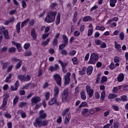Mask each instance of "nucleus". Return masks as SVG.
<instances>
[{
  "label": "nucleus",
  "mask_w": 128,
  "mask_h": 128,
  "mask_svg": "<svg viewBox=\"0 0 128 128\" xmlns=\"http://www.w3.org/2000/svg\"><path fill=\"white\" fill-rule=\"evenodd\" d=\"M50 38H47L46 42H42V46H47V44H48V42H50Z\"/></svg>",
  "instance_id": "nucleus-47"
},
{
  "label": "nucleus",
  "mask_w": 128,
  "mask_h": 128,
  "mask_svg": "<svg viewBox=\"0 0 128 128\" xmlns=\"http://www.w3.org/2000/svg\"><path fill=\"white\" fill-rule=\"evenodd\" d=\"M32 56V52L26 51L24 54V56Z\"/></svg>",
  "instance_id": "nucleus-46"
},
{
  "label": "nucleus",
  "mask_w": 128,
  "mask_h": 128,
  "mask_svg": "<svg viewBox=\"0 0 128 128\" xmlns=\"http://www.w3.org/2000/svg\"><path fill=\"white\" fill-rule=\"evenodd\" d=\"M46 100H48L50 98V92H46L44 93Z\"/></svg>",
  "instance_id": "nucleus-51"
},
{
  "label": "nucleus",
  "mask_w": 128,
  "mask_h": 128,
  "mask_svg": "<svg viewBox=\"0 0 128 128\" xmlns=\"http://www.w3.org/2000/svg\"><path fill=\"white\" fill-rule=\"evenodd\" d=\"M53 78H54L58 86H62V78L58 74H56L54 75Z\"/></svg>",
  "instance_id": "nucleus-7"
},
{
  "label": "nucleus",
  "mask_w": 128,
  "mask_h": 128,
  "mask_svg": "<svg viewBox=\"0 0 128 128\" xmlns=\"http://www.w3.org/2000/svg\"><path fill=\"white\" fill-rule=\"evenodd\" d=\"M11 78H12V74L10 73L5 80L6 82H8L10 79Z\"/></svg>",
  "instance_id": "nucleus-50"
},
{
  "label": "nucleus",
  "mask_w": 128,
  "mask_h": 128,
  "mask_svg": "<svg viewBox=\"0 0 128 128\" xmlns=\"http://www.w3.org/2000/svg\"><path fill=\"white\" fill-rule=\"evenodd\" d=\"M56 6H58V4L56 2H52L50 4V10H56Z\"/></svg>",
  "instance_id": "nucleus-25"
},
{
  "label": "nucleus",
  "mask_w": 128,
  "mask_h": 128,
  "mask_svg": "<svg viewBox=\"0 0 128 128\" xmlns=\"http://www.w3.org/2000/svg\"><path fill=\"white\" fill-rule=\"evenodd\" d=\"M48 121L46 120H43V122H42V126H48Z\"/></svg>",
  "instance_id": "nucleus-56"
},
{
  "label": "nucleus",
  "mask_w": 128,
  "mask_h": 128,
  "mask_svg": "<svg viewBox=\"0 0 128 128\" xmlns=\"http://www.w3.org/2000/svg\"><path fill=\"white\" fill-rule=\"evenodd\" d=\"M70 72H68L64 76V84H70Z\"/></svg>",
  "instance_id": "nucleus-9"
},
{
  "label": "nucleus",
  "mask_w": 128,
  "mask_h": 128,
  "mask_svg": "<svg viewBox=\"0 0 128 128\" xmlns=\"http://www.w3.org/2000/svg\"><path fill=\"white\" fill-rule=\"evenodd\" d=\"M107 80V78L105 76H104L102 78L101 82L102 84H104V82H106Z\"/></svg>",
  "instance_id": "nucleus-59"
},
{
  "label": "nucleus",
  "mask_w": 128,
  "mask_h": 128,
  "mask_svg": "<svg viewBox=\"0 0 128 128\" xmlns=\"http://www.w3.org/2000/svg\"><path fill=\"white\" fill-rule=\"evenodd\" d=\"M68 110H70V108H68L64 110L62 112V116H66V114L68 112Z\"/></svg>",
  "instance_id": "nucleus-42"
},
{
  "label": "nucleus",
  "mask_w": 128,
  "mask_h": 128,
  "mask_svg": "<svg viewBox=\"0 0 128 128\" xmlns=\"http://www.w3.org/2000/svg\"><path fill=\"white\" fill-rule=\"evenodd\" d=\"M120 62V59L118 57H115L114 58V62L116 64Z\"/></svg>",
  "instance_id": "nucleus-61"
},
{
  "label": "nucleus",
  "mask_w": 128,
  "mask_h": 128,
  "mask_svg": "<svg viewBox=\"0 0 128 128\" xmlns=\"http://www.w3.org/2000/svg\"><path fill=\"white\" fill-rule=\"evenodd\" d=\"M62 38H63V44L67 45L68 42V37L66 35L62 36Z\"/></svg>",
  "instance_id": "nucleus-26"
},
{
  "label": "nucleus",
  "mask_w": 128,
  "mask_h": 128,
  "mask_svg": "<svg viewBox=\"0 0 128 128\" xmlns=\"http://www.w3.org/2000/svg\"><path fill=\"white\" fill-rule=\"evenodd\" d=\"M121 86H119L116 87H114L113 90H112V93L113 94H116V92H118V90H120V88H121Z\"/></svg>",
  "instance_id": "nucleus-35"
},
{
  "label": "nucleus",
  "mask_w": 128,
  "mask_h": 128,
  "mask_svg": "<svg viewBox=\"0 0 128 128\" xmlns=\"http://www.w3.org/2000/svg\"><path fill=\"white\" fill-rule=\"evenodd\" d=\"M18 86H20V82L17 80L14 84L15 90H18Z\"/></svg>",
  "instance_id": "nucleus-55"
},
{
  "label": "nucleus",
  "mask_w": 128,
  "mask_h": 128,
  "mask_svg": "<svg viewBox=\"0 0 128 128\" xmlns=\"http://www.w3.org/2000/svg\"><path fill=\"white\" fill-rule=\"evenodd\" d=\"M34 125L35 128H41L42 127V119L40 118H37L35 120V121L34 122Z\"/></svg>",
  "instance_id": "nucleus-8"
},
{
  "label": "nucleus",
  "mask_w": 128,
  "mask_h": 128,
  "mask_svg": "<svg viewBox=\"0 0 128 128\" xmlns=\"http://www.w3.org/2000/svg\"><path fill=\"white\" fill-rule=\"evenodd\" d=\"M60 22V13H58L56 18V24L58 26Z\"/></svg>",
  "instance_id": "nucleus-29"
},
{
  "label": "nucleus",
  "mask_w": 128,
  "mask_h": 128,
  "mask_svg": "<svg viewBox=\"0 0 128 128\" xmlns=\"http://www.w3.org/2000/svg\"><path fill=\"white\" fill-rule=\"evenodd\" d=\"M40 118H46V114L44 112V110H42L40 112Z\"/></svg>",
  "instance_id": "nucleus-17"
},
{
  "label": "nucleus",
  "mask_w": 128,
  "mask_h": 128,
  "mask_svg": "<svg viewBox=\"0 0 128 128\" xmlns=\"http://www.w3.org/2000/svg\"><path fill=\"white\" fill-rule=\"evenodd\" d=\"M119 38L121 40H122L124 38V34L123 32H121L120 34Z\"/></svg>",
  "instance_id": "nucleus-45"
},
{
  "label": "nucleus",
  "mask_w": 128,
  "mask_h": 128,
  "mask_svg": "<svg viewBox=\"0 0 128 128\" xmlns=\"http://www.w3.org/2000/svg\"><path fill=\"white\" fill-rule=\"evenodd\" d=\"M4 34V38L6 40H8L9 36H8V30L7 29H6V28L2 26V27H0V34Z\"/></svg>",
  "instance_id": "nucleus-3"
},
{
  "label": "nucleus",
  "mask_w": 128,
  "mask_h": 128,
  "mask_svg": "<svg viewBox=\"0 0 128 128\" xmlns=\"http://www.w3.org/2000/svg\"><path fill=\"white\" fill-rule=\"evenodd\" d=\"M117 2L116 0H110V5L111 7H114L116 3Z\"/></svg>",
  "instance_id": "nucleus-33"
},
{
  "label": "nucleus",
  "mask_w": 128,
  "mask_h": 128,
  "mask_svg": "<svg viewBox=\"0 0 128 128\" xmlns=\"http://www.w3.org/2000/svg\"><path fill=\"white\" fill-rule=\"evenodd\" d=\"M40 100H41L40 98L38 96L36 97H32L31 98V102H32V104H38V102H40Z\"/></svg>",
  "instance_id": "nucleus-11"
},
{
  "label": "nucleus",
  "mask_w": 128,
  "mask_h": 128,
  "mask_svg": "<svg viewBox=\"0 0 128 128\" xmlns=\"http://www.w3.org/2000/svg\"><path fill=\"white\" fill-rule=\"evenodd\" d=\"M18 80H21V82H26V76L22 75H18Z\"/></svg>",
  "instance_id": "nucleus-32"
},
{
  "label": "nucleus",
  "mask_w": 128,
  "mask_h": 128,
  "mask_svg": "<svg viewBox=\"0 0 128 128\" xmlns=\"http://www.w3.org/2000/svg\"><path fill=\"white\" fill-rule=\"evenodd\" d=\"M22 62L20 61L15 66V68L16 70H18L20 66H22Z\"/></svg>",
  "instance_id": "nucleus-39"
},
{
  "label": "nucleus",
  "mask_w": 128,
  "mask_h": 128,
  "mask_svg": "<svg viewBox=\"0 0 128 128\" xmlns=\"http://www.w3.org/2000/svg\"><path fill=\"white\" fill-rule=\"evenodd\" d=\"M119 34L118 30H115L112 34H111V36H118Z\"/></svg>",
  "instance_id": "nucleus-63"
},
{
  "label": "nucleus",
  "mask_w": 128,
  "mask_h": 128,
  "mask_svg": "<svg viewBox=\"0 0 128 128\" xmlns=\"http://www.w3.org/2000/svg\"><path fill=\"white\" fill-rule=\"evenodd\" d=\"M18 113L21 116L22 118H26V114L25 113L24 111L20 110H18Z\"/></svg>",
  "instance_id": "nucleus-12"
},
{
  "label": "nucleus",
  "mask_w": 128,
  "mask_h": 128,
  "mask_svg": "<svg viewBox=\"0 0 128 128\" xmlns=\"http://www.w3.org/2000/svg\"><path fill=\"white\" fill-rule=\"evenodd\" d=\"M116 98V95L114 94H110L108 95V98L110 100H112V98Z\"/></svg>",
  "instance_id": "nucleus-44"
},
{
  "label": "nucleus",
  "mask_w": 128,
  "mask_h": 128,
  "mask_svg": "<svg viewBox=\"0 0 128 128\" xmlns=\"http://www.w3.org/2000/svg\"><path fill=\"white\" fill-rule=\"evenodd\" d=\"M86 67L84 66L82 68L80 71V74H86Z\"/></svg>",
  "instance_id": "nucleus-41"
},
{
  "label": "nucleus",
  "mask_w": 128,
  "mask_h": 128,
  "mask_svg": "<svg viewBox=\"0 0 128 128\" xmlns=\"http://www.w3.org/2000/svg\"><path fill=\"white\" fill-rule=\"evenodd\" d=\"M114 46L116 49L118 50V51H120L121 50V46L120 44H118L116 42H114Z\"/></svg>",
  "instance_id": "nucleus-34"
},
{
  "label": "nucleus",
  "mask_w": 128,
  "mask_h": 128,
  "mask_svg": "<svg viewBox=\"0 0 128 128\" xmlns=\"http://www.w3.org/2000/svg\"><path fill=\"white\" fill-rule=\"evenodd\" d=\"M118 20V17H114L112 18L111 20H109L107 22L106 24H110L112 22H117Z\"/></svg>",
  "instance_id": "nucleus-22"
},
{
  "label": "nucleus",
  "mask_w": 128,
  "mask_h": 128,
  "mask_svg": "<svg viewBox=\"0 0 128 128\" xmlns=\"http://www.w3.org/2000/svg\"><path fill=\"white\" fill-rule=\"evenodd\" d=\"M93 32H94V28L89 29L88 31V36H90L91 35H92Z\"/></svg>",
  "instance_id": "nucleus-52"
},
{
  "label": "nucleus",
  "mask_w": 128,
  "mask_h": 128,
  "mask_svg": "<svg viewBox=\"0 0 128 128\" xmlns=\"http://www.w3.org/2000/svg\"><path fill=\"white\" fill-rule=\"evenodd\" d=\"M76 54V50H72L70 51L69 54L70 56H74V54Z\"/></svg>",
  "instance_id": "nucleus-60"
},
{
  "label": "nucleus",
  "mask_w": 128,
  "mask_h": 128,
  "mask_svg": "<svg viewBox=\"0 0 128 128\" xmlns=\"http://www.w3.org/2000/svg\"><path fill=\"white\" fill-rule=\"evenodd\" d=\"M8 103V96H6L3 100V103L2 106V108H4L6 106V104Z\"/></svg>",
  "instance_id": "nucleus-28"
},
{
  "label": "nucleus",
  "mask_w": 128,
  "mask_h": 128,
  "mask_svg": "<svg viewBox=\"0 0 128 128\" xmlns=\"http://www.w3.org/2000/svg\"><path fill=\"white\" fill-rule=\"evenodd\" d=\"M12 44L13 46H16L17 50H22V45L20 44L16 43V42H12Z\"/></svg>",
  "instance_id": "nucleus-19"
},
{
  "label": "nucleus",
  "mask_w": 128,
  "mask_h": 128,
  "mask_svg": "<svg viewBox=\"0 0 128 128\" xmlns=\"http://www.w3.org/2000/svg\"><path fill=\"white\" fill-rule=\"evenodd\" d=\"M53 78H54L58 86H62V78L58 74H56L54 75Z\"/></svg>",
  "instance_id": "nucleus-6"
},
{
  "label": "nucleus",
  "mask_w": 128,
  "mask_h": 128,
  "mask_svg": "<svg viewBox=\"0 0 128 128\" xmlns=\"http://www.w3.org/2000/svg\"><path fill=\"white\" fill-rule=\"evenodd\" d=\"M66 46V44H61L59 46V50H64V48Z\"/></svg>",
  "instance_id": "nucleus-43"
},
{
  "label": "nucleus",
  "mask_w": 128,
  "mask_h": 128,
  "mask_svg": "<svg viewBox=\"0 0 128 128\" xmlns=\"http://www.w3.org/2000/svg\"><path fill=\"white\" fill-rule=\"evenodd\" d=\"M58 64H55L54 66H50L49 70H50V72H56L58 70Z\"/></svg>",
  "instance_id": "nucleus-13"
},
{
  "label": "nucleus",
  "mask_w": 128,
  "mask_h": 128,
  "mask_svg": "<svg viewBox=\"0 0 128 128\" xmlns=\"http://www.w3.org/2000/svg\"><path fill=\"white\" fill-rule=\"evenodd\" d=\"M8 50L10 54H14L16 52V48L14 47H10L9 48Z\"/></svg>",
  "instance_id": "nucleus-31"
},
{
  "label": "nucleus",
  "mask_w": 128,
  "mask_h": 128,
  "mask_svg": "<svg viewBox=\"0 0 128 128\" xmlns=\"http://www.w3.org/2000/svg\"><path fill=\"white\" fill-rule=\"evenodd\" d=\"M16 30L17 34H20V22H18L16 25Z\"/></svg>",
  "instance_id": "nucleus-30"
},
{
  "label": "nucleus",
  "mask_w": 128,
  "mask_h": 128,
  "mask_svg": "<svg viewBox=\"0 0 128 128\" xmlns=\"http://www.w3.org/2000/svg\"><path fill=\"white\" fill-rule=\"evenodd\" d=\"M56 102V98H52L48 103L49 106H52V104H54Z\"/></svg>",
  "instance_id": "nucleus-23"
},
{
  "label": "nucleus",
  "mask_w": 128,
  "mask_h": 128,
  "mask_svg": "<svg viewBox=\"0 0 128 128\" xmlns=\"http://www.w3.org/2000/svg\"><path fill=\"white\" fill-rule=\"evenodd\" d=\"M61 54H62V56H68V51L66 50H62Z\"/></svg>",
  "instance_id": "nucleus-58"
},
{
  "label": "nucleus",
  "mask_w": 128,
  "mask_h": 128,
  "mask_svg": "<svg viewBox=\"0 0 128 128\" xmlns=\"http://www.w3.org/2000/svg\"><path fill=\"white\" fill-rule=\"evenodd\" d=\"M98 60V56L97 54L93 53L90 56V58L88 62V64H95Z\"/></svg>",
  "instance_id": "nucleus-2"
},
{
  "label": "nucleus",
  "mask_w": 128,
  "mask_h": 128,
  "mask_svg": "<svg viewBox=\"0 0 128 128\" xmlns=\"http://www.w3.org/2000/svg\"><path fill=\"white\" fill-rule=\"evenodd\" d=\"M102 42V41H101L100 40H95V44L98 46L100 45Z\"/></svg>",
  "instance_id": "nucleus-64"
},
{
  "label": "nucleus",
  "mask_w": 128,
  "mask_h": 128,
  "mask_svg": "<svg viewBox=\"0 0 128 128\" xmlns=\"http://www.w3.org/2000/svg\"><path fill=\"white\" fill-rule=\"evenodd\" d=\"M106 29L104 26H96V30H101L103 32Z\"/></svg>",
  "instance_id": "nucleus-38"
},
{
  "label": "nucleus",
  "mask_w": 128,
  "mask_h": 128,
  "mask_svg": "<svg viewBox=\"0 0 128 128\" xmlns=\"http://www.w3.org/2000/svg\"><path fill=\"white\" fill-rule=\"evenodd\" d=\"M53 78H54L58 86H62V78L58 74H56L54 75Z\"/></svg>",
  "instance_id": "nucleus-5"
},
{
  "label": "nucleus",
  "mask_w": 128,
  "mask_h": 128,
  "mask_svg": "<svg viewBox=\"0 0 128 128\" xmlns=\"http://www.w3.org/2000/svg\"><path fill=\"white\" fill-rule=\"evenodd\" d=\"M120 98L122 102H127L128 100V97L126 96H121Z\"/></svg>",
  "instance_id": "nucleus-49"
},
{
  "label": "nucleus",
  "mask_w": 128,
  "mask_h": 128,
  "mask_svg": "<svg viewBox=\"0 0 128 128\" xmlns=\"http://www.w3.org/2000/svg\"><path fill=\"white\" fill-rule=\"evenodd\" d=\"M31 36L34 40H36V33L34 28H32L31 30Z\"/></svg>",
  "instance_id": "nucleus-15"
},
{
  "label": "nucleus",
  "mask_w": 128,
  "mask_h": 128,
  "mask_svg": "<svg viewBox=\"0 0 128 128\" xmlns=\"http://www.w3.org/2000/svg\"><path fill=\"white\" fill-rule=\"evenodd\" d=\"M93 70H94V68H92V66H88L86 70L87 74L90 75L92 73Z\"/></svg>",
  "instance_id": "nucleus-16"
},
{
  "label": "nucleus",
  "mask_w": 128,
  "mask_h": 128,
  "mask_svg": "<svg viewBox=\"0 0 128 128\" xmlns=\"http://www.w3.org/2000/svg\"><path fill=\"white\" fill-rule=\"evenodd\" d=\"M124 80V75L123 74L120 73L118 77V82H121Z\"/></svg>",
  "instance_id": "nucleus-18"
},
{
  "label": "nucleus",
  "mask_w": 128,
  "mask_h": 128,
  "mask_svg": "<svg viewBox=\"0 0 128 128\" xmlns=\"http://www.w3.org/2000/svg\"><path fill=\"white\" fill-rule=\"evenodd\" d=\"M106 47V44L105 42H101L100 44V48H104Z\"/></svg>",
  "instance_id": "nucleus-54"
},
{
  "label": "nucleus",
  "mask_w": 128,
  "mask_h": 128,
  "mask_svg": "<svg viewBox=\"0 0 128 128\" xmlns=\"http://www.w3.org/2000/svg\"><path fill=\"white\" fill-rule=\"evenodd\" d=\"M81 96V98L83 100H86V93L84 92V91H82L80 93Z\"/></svg>",
  "instance_id": "nucleus-37"
},
{
  "label": "nucleus",
  "mask_w": 128,
  "mask_h": 128,
  "mask_svg": "<svg viewBox=\"0 0 128 128\" xmlns=\"http://www.w3.org/2000/svg\"><path fill=\"white\" fill-rule=\"evenodd\" d=\"M120 66L119 63H116L112 62L110 64V68L112 70H113L114 68H115L116 66Z\"/></svg>",
  "instance_id": "nucleus-14"
},
{
  "label": "nucleus",
  "mask_w": 128,
  "mask_h": 128,
  "mask_svg": "<svg viewBox=\"0 0 128 128\" xmlns=\"http://www.w3.org/2000/svg\"><path fill=\"white\" fill-rule=\"evenodd\" d=\"M56 12L54 11H50L48 15L46 16V18H45V22L48 24H50V22H54L56 20Z\"/></svg>",
  "instance_id": "nucleus-1"
},
{
  "label": "nucleus",
  "mask_w": 128,
  "mask_h": 128,
  "mask_svg": "<svg viewBox=\"0 0 128 128\" xmlns=\"http://www.w3.org/2000/svg\"><path fill=\"white\" fill-rule=\"evenodd\" d=\"M119 123L118 122H114V128H118Z\"/></svg>",
  "instance_id": "nucleus-62"
},
{
  "label": "nucleus",
  "mask_w": 128,
  "mask_h": 128,
  "mask_svg": "<svg viewBox=\"0 0 128 128\" xmlns=\"http://www.w3.org/2000/svg\"><path fill=\"white\" fill-rule=\"evenodd\" d=\"M26 104H28V103L26 102H20L18 104V106L22 108L26 106Z\"/></svg>",
  "instance_id": "nucleus-40"
},
{
  "label": "nucleus",
  "mask_w": 128,
  "mask_h": 128,
  "mask_svg": "<svg viewBox=\"0 0 128 128\" xmlns=\"http://www.w3.org/2000/svg\"><path fill=\"white\" fill-rule=\"evenodd\" d=\"M11 62H20V60L14 57H12L11 58Z\"/></svg>",
  "instance_id": "nucleus-53"
},
{
  "label": "nucleus",
  "mask_w": 128,
  "mask_h": 128,
  "mask_svg": "<svg viewBox=\"0 0 128 128\" xmlns=\"http://www.w3.org/2000/svg\"><path fill=\"white\" fill-rule=\"evenodd\" d=\"M88 20L94 21V19L90 17V16H86L83 18V21L85 22H87Z\"/></svg>",
  "instance_id": "nucleus-20"
},
{
  "label": "nucleus",
  "mask_w": 128,
  "mask_h": 128,
  "mask_svg": "<svg viewBox=\"0 0 128 128\" xmlns=\"http://www.w3.org/2000/svg\"><path fill=\"white\" fill-rule=\"evenodd\" d=\"M62 100L63 102H66L68 97V91L64 90L61 93Z\"/></svg>",
  "instance_id": "nucleus-4"
},
{
  "label": "nucleus",
  "mask_w": 128,
  "mask_h": 128,
  "mask_svg": "<svg viewBox=\"0 0 128 128\" xmlns=\"http://www.w3.org/2000/svg\"><path fill=\"white\" fill-rule=\"evenodd\" d=\"M86 90H87V92L89 96V98H92V94H94V90L90 88V86H86Z\"/></svg>",
  "instance_id": "nucleus-10"
},
{
  "label": "nucleus",
  "mask_w": 128,
  "mask_h": 128,
  "mask_svg": "<svg viewBox=\"0 0 128 128\" xmlns=\"http://www.w3.org/2000/svg\"><path fill=\"white\" fill-rule=\"evenodd\" d=\"M58 62L62 66V70L63 72H64V74H66V72H68V70H66V67H64V62H62V61L61 60H59L58 61Z\"/></svg>",
  "instance_id": "nucleus-24"
},
{
  "label": "nucleus",
  "mask_w": 128,
  "mask_h": 128,
  "mask_svg": "<svg viewBox=\"0 0 128 128\" xmlns=\"http://www.w3.org/2000/svg\"><path fill=\"white\" fill-rule=\"evenodd\" d=\"M28 22H30L29 18L25 20L24 22H22V25H21L22 28H24V26H26V24H28Z\"/></svg>",
  "instance_id": "nucleus-36"
},
{
  "label": "nucleus",
  "mask_w": 128,
  "mask_h": 128,
  "mask_svg": "<svg viewBox=\"0 0 128 128\" xmlns=\"http://www.w3.org/2000/svg\"><path fill=\"white\" fill-rule=\"evenodd\" d=\"M21 2L22 4L23 8H26V1L24 0H22Z\"/></svg>",
  "instance_id": "nucleus-57"
},
{
  "label": "nucleus",
  "mask_w": 128,
  "mask_h": 128,
  "mask_svg": "<svg viewBox=\"0 0 128 128\" xmlns=\"http://www.w3.org/2000/svg\"><path fill=\"white\" fill-rule=\"evenodd\" d=\"M105 94H106V92L105 91H102L101 94V97H100V100H104V98H105Z\"/></svg>",
  "instance_id": "nucleus-48"
},
{
  "label": "nucleus",
  "mask_w": 128,
  "mask_h": 128,
  "mask_svg": "<svg viewBox=\"0 0 128 128\" xmlns=\"http://www.w3.org/2000/svg\"><path fill=\"white\" fill-rule=\"evenodd\" d=\"M60 93V89L58 87H55L54 88V96L56 98L58 96V94Z\"/></svg>",
  "instance_id": "nucleus-21"
},
{
  "label": "nucleus",
  "mask_w": 128,
  "mask_h": 128,
  "mask_svg": "<svg viewBox=\"0 0 128 128\" xmlns=\"http://www.w3.org/2000/svg\"><path fill=\"white\" fill-rule=\"evenodd\" d=\"M70 114H67L64 120V124H68L70 122Z\"/></svg>",
  "instance_id": "nucleus-27"
}]
</instances>
